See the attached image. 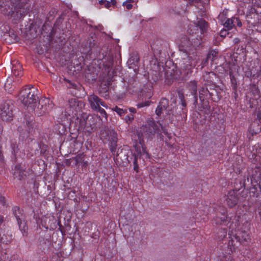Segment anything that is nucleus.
<instances>
[{
	"label": "nucleus",
	"mask_w": 261,
	"mask_h": 261,
	"mask_svg": "<svg viewBox=\"0 0 261 261\" xmlns=\"http://www.w3.org/2000/svg\"><path fill=\"white\" fill-rule=\"evenodd\" d=\"M38 90L33 86L24 88L19 93V99L28 109L34 111L38 116L42 115L48 112L53 108L48 98L44 97L39 100L37 96Z\"/></svg>",
	"instance_id": "obj_1"
},
{
	"label": "nucleus",
	"mask_w": 261,
	"mask_h": 261,
	"mask_svg": "<svg viewBox=\"0 0 261 261\" xmlns=\"http://www.w3.org/2000/svg\"><path fill=\"white\" fill-rule=\"evenodd\" d=\"M231 233L234 230L235 233L234 239L241 243L247 242L250 239L248 230L250 228V223L246 219V216L243 215L234 217L229 225Z\"/></svg>",
	"instance_id": "obj_2"
},
{
	"label": "nucleus",
	"mask_w": 261,
	"mask_h": 261,
	"mask_svg": "<svg viewBox=\"0 0 261 261\" xmlns=\"http://www.w3.org/2000/svg\"><path fill=\"white\" fill-rule=\"evenodd\" d=\"M13 106L10 101H5L0 105V116L1 118L6 121H9L12 119Z\"/></svg>",
	"instance_id": "obj_3"
},
{
	"label": "nucleus",
	"mask_w": 261,
	"mask_h": 261,
	"mask_svg": "<svg viewBox=\"0 0 261 261\" xmlns=\"http://www.w3.org/2000/svg\"><path fill=\"white\" fill-rule=\"evenodd\" d=\"M13 213L17 220L20 230L22 232L23 235H24V233L28 229L26 222L24 221V216L21 213L19 207L17 206H15L13 208Z\"/></svg>",
	"instance_id": "obj_4"
},
{
	"label": "nucleus",
	"mask_w": 261,
	"mask_h": 261,
	"mask_svg": "<svg viewBox=\"0 0 261 261\" xmlns=\"http://www.w3.org/2000/svg\"><path fill=\"white\" fill-rule=\"evenodd\" d=\"M195 57V55L187 56V58H184L181 64V73L184 74L188 75L189 73H191L192 68L195 66L194 65V60L193 57Z\"/></svg>",
	"instance_id": "obj_5"
},
{
	"label": "nucleus",
	"mask_w": 261,
	"mask_h": 261,
	"mask_svg": "<svg viewBox=\"0 0 261 261\" xmlns=\"http://www.w3.org/2000/svg\"><path fill=\"white\" fill-rule=\"evenodd\" d=\"M206 27L207 23L206 21L204 20L200 19L197 21L196 23H194V25L191 24L188 31L190 34H198V32L196 33V31H198L199 29L200 34H202Z\"/></svg>",
	"instance_id": "obj_6"
},
{
	"label": "nucleus",
	"mask_w": 261,
	"mask_h": 261,
	"mask_svg": "<svg viewBox=\"0 0 261 261\" xmlns=\"http://www.w3.org/2000/svg\"><path fill=\"white\" fill-rule=\"evenodd\" d=\"M99 60L100 61L99 64V66L101 65L106 67L109 68L111 67L113 63V57L112 54L110 52H107L104 55H99Z\"/></svg>",
	"instance_id": "obj_7"
},
{
	"label": "nucleus",
	"mask_w": 261,
	"mask_h": 261,
	"mask_svg": "<svg viewBox=\"0 0 261 261\" xmlns=\"http://www.w3.org/2000/svg\"><path fill=\"white\" fill-rule=\"evenodd\" d=\"M216 217L215 221L217 224H222L226 222L227 219L226 211L224 206H220L216 210Z\"/></svg>",
	"instance_id": "obj_8"
},
{
	"label": "nucleus",
	"mask_w": 261,
	"mask_h": 261,
	"mask_svg": "<svg viewBox=\"0 0 261 261\" xmlns=\"http://www.w3.org/2000/svg\"><path fill=\"white\" fill-rule=\"evenodd\" d=\"M88 101L91 109L93 110H96L100 106L107 108L105 103L97 95L94 94H91L88 96Z\"/></svg>",
	"instance_id": "obj_9"
},
{
	"label": "nucleus",
	"mask_w": 261,
	"mask_h": 261,
	"mask_svg": "<svg viewBox=\"0 0 261 261\" xmlns=\"http://www.w3.org/2000/svg\"><path fill=\"white\" fill-rule=\"evenodd\" d=\"M246 97L252 104H254V100H257L259 98V92L256 86H253L251 87L250 91L247 94Z\"/></svg>",
	"instance_id": "obj_10"
},
{
	"label": "nucleus",
	"mask_w": 261,
	"mask_h": 261,
	"mask_svg": "<svg viewBox=\"0 0 261 261\" xmlns=\"http://www.w3.org/2000/svg\"><path fill=\"white\" fill-rule=\"evenodd\" d=\"M226 201L227 205L229 207H232L235 206L238 202L237 192L233 190L229 191L227 194Z\"/></svg>",
	"instance_id": "obj_11"
},
{
	"label": "nucleus",
	"mask_w": 261,
	"mask_h": 261,
	"mask_svg": "<svg viewBox=\"0 0 261 261\" xmlns=\"http://www.w3.org/2000/svg\"><path fill=\"white\" fill-rule=\"evenodd\" d=\"M68 104L72 112V115H76V113L80 111L82 103L75 98H71L68 100Z\"/></svg>",
	"instance_id": "obj_12"
},
{
	"label": "nucleus",
	"mask_w": 261,
	"mask_h": 261,
	"mask_svg": "<svg viewBox=\"0 0 261 261\" xmlns=\"http://www.w3.org/2000/svg\"><path fill=\"white\" fill-rule=\"evenodd\" d=\"M51 216L50 215L43 216L40 222V219L36 221V223L38 225H41V226L46 229H48V225L50 223Z\"/></svg>",
	"instance_id": "obj_13"
},
{
	"label": "nucleus",
	"mask_w": 261,
	"mask_h": 261,
	"mask_svg": "<svg viewBox=\"0 0 261 261\" xmlns=\"http://www.w3.org/2000/svg\"><path fill=\"white\" fill-rule=\"evenodd\" d=\"M139 60V59L137 54L134 53L131 54L127 61V64L129 68H133V66H136Z\"/></svg>",
	"instance_id": "obj_14"
},
{
	"label": "nucleus",
	"mask_w": 261,
	"mask_h": 261,
	"mask_svg": "<svg viewBox=\"0 0 261 261\" xmlns=\"http://www.w3.org/2000/svg\"><path fill=\"white\" fill-rule=\"evenodd\" d=\"M189 89L191 90V92L192 95L194 96L195 101H197V83L193 81H191L189 83Z\"/></svg>",
	"instance_id": "obj_15"
},
{
	"label": "nucleus",
	"mask_w": 261,
	"mask_h": 261,
	"mask_svg": "<svg viewBox=\"0 0 261 261\" xmlns=\"http://www.w3.org/2000/svg\"><path fill=\"white\" fill-rule=\"evenodd\" d=\"M11 240V237L6 234L2 231L0 232V242L1 244H8Z\"/></svg>",
	"instance_id": "obj_16"
},
{
	"label": "nucleus",
	"mask_w": 261,
	"mask_h": 261,
	"mask_svg": "<svg viewBox=\"0 0 261 261\" xmlns=\"http://www.w3.org/2000/svg\"><path fill=\"white\" fill-rule=\"evenodd\" d=\"M108 136L109 137V140L111 141V142H117V134L114 129H110L108 130Z\"/></svg>",
	"instance_id": "obj_17"
},
{
	"label": "nucleus",
	"mask_w": 261,
	"mask_h": 261,
	"mask_svg": "<svg viewBox=\"0 0 261 261\" xmlns=\"http://www.w3.org/2000/svg\"><path fill=\"white\" fill-rule=\"evenodd\" d=\"M155 133H159V131L154 126H150L148 128H146V130L144 132V135L149 138Z\"/></svg>",
	"instance_id": "obj_18"
},
{
	"label": "nucleus",
	"mask_w": 261,
	"mask_h": 261,
	"mask_svg": "<svg viewBox=\"0 0 261 261\" xmlns=\"http://www.w3.org/2000/svg\"><path fill=\"white\" fill-rule=\"evenodd\" d=\"M235 20H238V18L232 17V18H229L224 23V26L228 30H230L234 26Z\"/></svg>",
	"instance_id": "obj_19"
},
{
	"label": "nucleus",
	"mask_w": 261,
	"mask_h": 261,
	"mask_svg": "<svg viewBox=\"0 0 261 261\" xmlns=\"http://www.w3.org/2000/svg\"><path fill=\"white\" fill-rule=\"evenodd\" d=\"M12 72L13 74L16 76H21L22 74L21 65L18 63V65L13 66L12 68Z\"/></svg>",
	"instance_id": "obj_20"
},
{
	"label": "nucleus",
	"mask_w": 261,
	"mask_h": 261,
	"mask_svg": "<svg viewBox=\"0 0 261 261\" xmlns=\"http://www.w3.org/2000/svg\"><path fill=\"white\" fill-rule=\"evenodd\" d=\"M261 75V70L258 72H255V70L253 68L250 71L245 72V76L248 77L257 78Z\"/></svg>",
	"instance_id": "obj_21"
},
{
	"label": "nucleus",
	"mask_w": 261,
	"mask_h": 261,
	"mask_svg": "<svg viewBox=\"0 0 261 261\" xmlns=\"http://www.w3.org/2000/svg\"><path fill=\"white\" fill-rule=\"evenodd\" d=\"M218 51L216 49L211 50L207 55V60H210L211 61H214L218 57Z\"/></svg>",
	"instance_id": "obj_22"
},
{
	"label": "nucleus",
	"mask_w": 261,
	"mask_h": 261,
	"mask_svg": "<svg viewBox=\"0 0 261 261\" xmlns=\"http://www.w3.org/2000/svg\"><path fill=\"white\" fill-rule=\"evenodd\" d=\"M23 174V170L20 169V165H16L14 172V175L16 178L21 179Z\"/></svg>",
	"instance_id": "obj_23"
},
{
	"label": "nucleus",
	"mask_w": 261,
	"mask_h": 261,
	"mask_svg": "<svg viewBox=\"0 0 261 261\" xmlns=\"http://www.w3.org/2000/svg\"><path fill=\"white\" fill-rule=\"evenodd\" d=\"M139 156V158H142L143 160L149 159L148 153L143 147H142V151L140 150L139 152H138V155L136 157L138 158Z\"/></svg>",
	"instance_id": "obj_24"
},
{
	"label": "nucleus",
	"mask_w": 261,
	"mask_h": 261,
	"mask_svg": "<svg viewBox=\"0 0 261 261\" xmlns=\"http://www.w3.org/2000/svg\"><path fill=\"white\" fill-rule=\"evenodd\" d=\"M113 111H115L117 113L118 115L120 116H122L124 115L125 113H127V111L126 109H121L117 106L115 107L114 108L112 109Z\"/></svg>",
	"instance_id": "obj_25"
},
{
	"label": "nucleus",
	"mask_w": 261,
	"mask_h": 261,
	"mask_svg": "<svg viewBox=\"0 0 261 261\" xmlns=\"http://www.w3.org/2000/svg\"><path fill=\"white\" fill-rule=\"evenodd\" d=\"M168 100L166 98H162L160 102H159L160 107L163 108L164 109H166L168 107Z\"/></svg>",
	"instance_id": "obj_26"
},
{
	"label": "nucleus",
	"mask_w": 261,
	"mask_h": 261,
	"mask_svg": "<svg viewBox=\"0 0 261 261\" xmlns=\"http://www.w3.org/2000/svg\"><path fill=\"white\" fill-rule=\"evenodd\" d=\"M86 125V120L85 117H83L79 121V128L84 129Z\"/></svg>",
	"instance_id": "obj_27"
},
{
	"label": "nucleus",
	"mask_w": 261,
	"mask_h": 261,
	"mask_svg": "<svg viewBox=\"0 0 261 261\" xmlns=\"http://www.w3.org/2000/svg\"><path fill=\"white\" fill-rule=\"evenodd\" d=\"M74 160L76 165L80 164L84 160V155L82 154H79L74 158Z\"/></svg>",
	"instance_id": "obj_28"
},
{
	"label": "nucleus",
	"mask_w": 261,
	"mask_h": 261,
	"mask_svg": "<svg viewBox=\"0 0 261 261\" xmlns=\"http://www.w3.org/2000/svg\"><path fill=\"white\" fill-rule=\"evenodd\" d=\"M99 3L101 5H104V6L107 8H110L112 4L111 2L106 0H100L99 1Z\"/></svg>",
	"instance_id": "obj_29"
},
{
	"label": "nucleus",
	"mask_w": 261,
	"mask_h": 261,
	"mask_svg": "<svg viewBox=\"0 0 261 261\" xmlns=\"http://www.w3.org/2000/svg\"><path fill=\"white\" fill-rule=\"evenodd\" d=\"M207 89H205L204 88H202L201 89H200L199 90V98H200V100H202L203 98V95H205L206 93H207Z\"/></svg>",
	"instance_id": "obj_30"
},
{
	"label": "nucleus",
	"mask_w": 261,
	"mask_h": 261,
	"mask_svg": "<svg viewBox=\"0 0 261 261\" xmlns=\"http://www.w3.org/2000/svg\"><path fill=\"white\" fill-rule=\"evenodd\" d=\"M166 110V109H164L163 108L160 107V105H159L155 110V113L158 116H160L163 111H165Z\"/></svg>",
	"instance_id": "obj_31"
},
{
	"label": "nucleus",
	"mask_w": 261,
	"mask_h": 261,
	"mask_svg": "<svg viewBox=\"0 0 261 261\" xmlns=\"http://www.w3.org/2000/svg\"><path fill=\"white\" fill-rule=\"evenodd\" d=\"M94 111L99 112L106 118H107V115L106 112L105 111V110L101 108L100 107V106L96 110H94Z\"/></svg>",
	"instance_id": "obj_32"
},
{
	"label": "nucleus",
	"mask_w": 261,
	"mask_h": 261,
	"mask_svg": "<svg viewBox=\"0 0 261 261\" xmlns=\"http://www.w3.org/2000/svg\"><path fill=\"white\" fill-rule=\"evenodd\" d=\"M111 146L110 147V149L111 151V152L114 153L115 152L116 150V147H117V142H111Z\"/></svg>",
	"instance_id": "obj_33"
},
{
	"label": "nucleus",
	"mask_w": 261,
	"mask_h": 261,
	"mask_svg": "<svg viewBox=\"0 0 261 261\" xmlns=\"http://www.w3.org/2000/svg\"><path fill=\"white\" fill-rule=\"evenodd\" d=\"M134 169L137 172H138L139 170V166L138 165V157H136L134 161Z\"/></svg>",
	"instance_id": "obj_34"
},
{
	"label": "nucleus",
	"mask_w": 261,
	"mask_h": 261,
	"mask_svg": "<svg viewBox=\"0 0 261 261\" xmlns=\"http://www.w3.org/2000/svg\"><path fill=\"white\" fill-rule=\"evenodd\" d=\"M133 119L134 116L133 114H131L130 115H127L125 118V120L126 121V122H128V121H131Z\"/></svg>",
	"instance_id": "obj_35"
},
{
	"label": "nucleus",
	"mask_w": 261,
	"mask_h": 261,
	"mask_svg": "<svg viewBox=\"0 0 261 261\" xmlns=\"http://www.w3.org/2000/svg\"><path fill=\"white\" fill-rule=\"evenodd\" d=\"M179 98L181 99V105L183 107H186V103L185 102V100H184L183 98H184V96L182 94H179Z\"/></svg>",
	"instance_id": "obj_36"
},
{
	"label": "nucleus",
	"mask_w": 261,
	"mask_h": 261,
	"mask_svg": "<svg viewBox=\"0 0 261 261\" xmlns=\"http://www.w3.org/2000/svg\"><path fill=\"white\" fill-rule=\"evenodd\" d=\"M9 34V36L12 35V37H13L15 41L17 40V37L16 35L13 32L9 31V32L8 33Z\"/></svg>",
	"instance_id": "obj_37"
},
{
	"label": "nucleus",
	"mask_w": 261,
	"mask_h": 261,
	"mask_svg": "<svg viewBox=\"0 0 261 261\" xmlns=\"http://www.w3.org/2000/svg\"><path fill=\"white\" fill-rule=\"evenodd\" d=\"M123 6H125L126 9L128 10H130L132 8L133 6L132 4L129 3H126V4H124V2L123 3Z\"/></svg>",
	"instance_id": "obj_38"
},
{
	"label": "nucleus",
	"mask_w": 261,
	"mask_h": 261,
	"mask_svg": "<svg viewBox=\"0 0 261 261\" xmlns=\"http://www.w3.org/2000/svg\"><path fill=\"white\" fill-rule=\"evenodd\" d=\"M148 106V104H147V102L140 103H138L137 105V107L138 108H141L143 107H145V106Z\"/></svg>",
	"instance_id": "obj_39"
},
{
	"label": "nucleus",
	"mask_w": 261,
	"mask_h": 261,
	"mask_svg": "<svg viewBox=\"0 0 261 261\" xmlns=\"http://www.w3.org/2000/svg\"><path fill=\"white\" fill-rule=\"evenodd\" d=\"M81 165L83 167H86L88 165V162L87 161H85L84 160L81 163Z\"/></svg>",
	"instance_id": "obj_40"
},
{
	"label": "nucleus",
	"mask_w": 261,
	"mask_h": 261,
	"mask_svg": "<svg viewBox=\"0 0 261 261\" xmlns=\"http://www.w3.org/2000/svg\"><path fill=\"white\" fill-rule=\"evenodd\" d=\"M0 204L3 206H4L5 205V198L4 197H0Z\"/></svg>",
	"instance_id": "obj_41"
},
{
	"label": "nucleus",
	"mask_w": 261,
	"mask_h": 261,
	"mask_svg": "<svg viewBox=\"0 0 261 261\" xmlns=\"http://www.w3.org/2000/svg\"><path fill=\"white\" fill-rule=\"evenodd\" d=\"M221 239L222 238H225L226 236V231L225 229L222 230L221 231Z\"/></svg>",
	"instance_id": "obj_42"
},
{
	"label": "nucleus",
	"mask_w": 261,
	"mask_h": 261,
	"mask_svg": "<svg viewBox=\"0 0 261 261\" xmlns=\"http://www.w3.org/2000/svg\"><path fill=\"white\" fill-rule=\"evenodd\" d=\"M129 110V111L131 113H136V110L135 108H130L128 109Z\"/></svg>",
	"instance_id": "obj_43"
},
{
	"label": "nucleus",
	"mask_w": 261,
	"mask_h": 261,
	"mask_svg": "<svg viewBox=\"0 0 261 261\" xmlns=\"http://www.w3.org/2000/svg\"><path fill=\"white\" fill-rule=\"evenodd\" d=\"M237 23V25L239 27L242 26V22L240 21L239 18H238V20H235V23Z\"/></svg>",
	"instance_id": "obj_44"
},
{
	"label": "nucleus",
	"mask_w": 261,
	"mask_h": 261,
	"mask_svg": "<svg viewBox=\"0 0 261 261\" xmlns=\"http://www.w3.org/2000/svg\"><path fill=\"white\" fill-rule=\"evenodd\" d=\"M226 33V31L225 30H222L220 32V35L221 36L223 37L224 36H225Z\"/></svg>",
	"instance_id": "obj_45"
},
{
	"label": "nucleus",
	"mask_w": 261,
	"mask_h": 261,
	"mask_svg": "<svg viewBox=\"0 0 261 261\" xmlns=\"http://www.w3.org/2000/svg\"><path fill=\"white\" fill-rule=\"evenodd\" d=\"M254 70H255V72H258V71L261 70V66H259L258 67H256L254 68Z\"/></svg>",
	"instance_id": "obj_46"
},
{
	"label": "nucleus",
	"mask_w": 261,
	"mask_h": 261,
	"mask_svg": "<svg viewBox=\"0 0 261 261\" xmlns=\"http://www.w3.org/2000/svg\"><path fill=\"white\" fill-rule=\"evenodd\" d=\"M4 221V217L2 216H0V225L2 224Z\"/></svg>",
	"instance_id": "obj_47"
},
{
	"label": "nucleus",
	"mask_w": 261,
	"mask_h": 261,
	"mask_svg": "<svg viewBox=\"0 0 261 261\" xmlns=\"http://www.w3.org/2000/svg\"><path fill=\"white\" fill-rule=\"evenodd\" d=\"M132 2H134V0H126L125 2H124V4H126V3H132Z\"/></svg>",
	"instance_id": "obj_48"
},
{
	"label": "nucleus",
	"mask_w": 261,
	"mask_h": 261,
	"mask_svg": "<svg viewBox=\"0 0 261 261\" xmlns=\"http://www.w3.org/2000/svg\"><path fill=\"white\" fill-rule=\"evenodd\" d=\"M233 42L235 43H238L239 42V39L237 38H236L233 39Z\"/></svg>",
	"instance_id": "obj_49"
},
{
	"label": "nucleus",
	"mask_w": 261,
	"mask_h": 261,
	"mask_svg": "<svg viewBox=\"0 0 261 261\" xmlns=\"http://www.w3.org/2000/svg\"><path fill=\"white\" fill-rule=\"evenodd\" d=\"M233 242V240L232 239L231 241H229L228 242V246L233 245L232 242Z\"/></svg>",
	"instance_id": "obj_50"
},
{
	"label": "nucleus",
	"mask_w": 261,
	"mask_h": 261,
	"mask_svg": "<svg viewBox=\"0 0 261 261\" xmlns=\"http://www.w3.org/2000/svg\"><path fill=\"white\" fill-rule=\"evenodd\" d=\"M231 81L232 82V84L234 85V83L236 82V80L233 79V78L231 77Z\"/></svg>",
	"instance_id": "obj_51"
},
{
	"label": "nucleus",
	"mask_w": 261,
	"mask_h": 261,
	"mask_svg": "<svg viewBox=\"0 0 261 261\" xmlns=\"http://www.w3.org/2000/svg\"><path fill=\"white\" fill-rule=\"evenodd\" d=\"M161 128H162V130H163V132L165 134H166V132L165 130V129L163 128V127L162 126H161Z\"/></svg>",
	"instance_id": "obj_52"
},
{
	"label": "nucleus",
	"mask_w": 261,
	"mask_h": 261,
	"mask_svg": "<svg viewBox=\"0 0 261 261\" xmlns=\"http://www.w3.org/2000/svg\"><path fill=\"white\" fill-rule=\"evenodd\" d=\"M233 249H234V247H233ZM230 250L232 251V248L231 247H230Z\"/></svg>",
	"instance_id": "obj_53"
},
{
	"label": "nucleus",
	"mask_w": 261,
	"mask_h": 261,
	"mask_svg": "<svg viewBox=\"0 0 261 261\" xmlns=\"http://www.w3.org/2000/svg\"><path fill=\"white\" fill-rule=\"evenodd\" d=\"M0 29H1V30H3V29H2V27H0Z\"/></svg>",
	"instance_id": "obj_54"
},
{
	"label": "nucleus",
	"mask_w": 261,
	"mask_h": 261,
	"mask_svg": "<svg viewBox=\"0 0 261 261\" xmlns=\"http://www.w3.org/2000/svg\"><path fill=\"white\" fill-rule=\"evenodd\" d=\"M0 29H1V30H3V29H2V27H0Z\"/></svg>",
	"instance_id": "obj_55"
},
{
	"label": "nucleus",
	"mask_w": 261,
	"mask_h": 261,
	"mask_svg": "<svg viewBox=\"0 0 261 261\" xmlns=\"http://www.w3.org/2000/svg\"><path fill=\"white\" fill-rule=\"evenodd\" d=\"M7 31H8V30H7V29H6V32L7 33Z\"/></svg>",
	"instance_id": "obj_56"
}]
</instances>
